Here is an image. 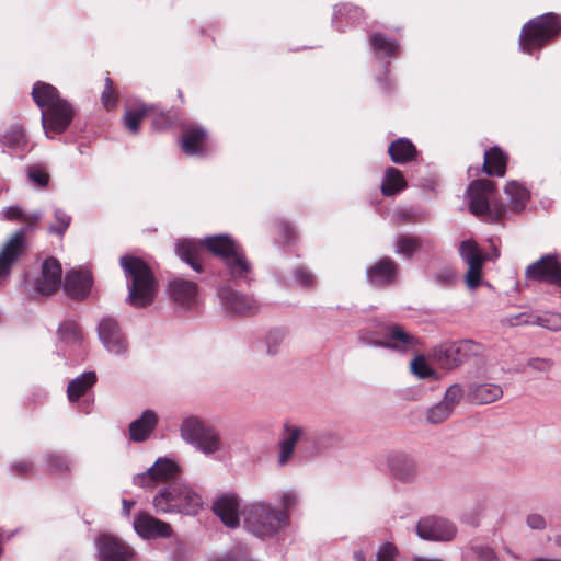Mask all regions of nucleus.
I'll return each mask as SVG.
<instances>
[{"label":"nucleus","instance_id":"f03ea898","mask_svg":"<svg viewBox=\"0 0 561 561\" xmlns=\"http://www.w3.org/2000/svg\"><path fill=\"white\" fill-rule=\"evenodd\" d=\"M32 96L42 108V127L47 137L50 134H61L71 124L75 111L71 104L61 99L58 90L48 83L37 81L33 85Z\"/></svg>","mask_w":561,"mask_h":561},{"label":"nucleus","instance_id":"393cba45","mask_svg":"<svg viewBox=\"0 0 561 561\" xmlns=\"http://www.w3.org/2000/svg\"><path fill=\"white\" fill-rule=\"evenodd\" d=\"M159 417L156 411L145 410L139 417L134 420L128 427L129 439L134 443H144L158 426Z\"/></svg>","mask_w":561,"mask_h":561},{"label":"nucleus","instance_id":"a18cd8bd","mask_svg":"<svg viewBox=\"0 0 561 561\" xmlns=\"http://www.w3.org/2000/svg\"><path fill=\"white\" fill-rule=\"evenodd\" d=\"M451 412L453 411H450L449 408L440 401L427 410L426 421L431 424H439L447 420Z\"/></svg>","mask_w":561,"mask_h":561},{"label":"nucleus","instance_id":"0e129e2a","mask_svg":"<svg viewBox=\"0 0 561 561\" xmlns=\"http://www.w3.org/2000/svg\"><path fill=\"white\" fill-rule=\"evenodd\" d=\"M279 228H280L282 232L287 237V239L290 240L291 236L294 233V230L290 227V225L287 222H282Z\"/></svg>","mask_w":561,"mask_h":561},{"label":"nucleus","instance_id":"bf43d9fd","mask_svg":"<svg viewBox=\"0 0 561 561\" xmlns=\"http://www.w3.org/2000/svg\"><path fill=\"white\" fill-rule=\"evenodd\" d=\"M11 470L13 473L23 476L32 470V463L26 460H21L11 466Z\"/></svg>","mask_w":561,"mask_h":561},{"label":"nucleus","instance_id":"f704fd0d","mask_svg":"<svg viewBox=\"0 0 561 561\" xmlns=\"http://www.w3.org/2000/svg\"><path fill=\"white\" fill-rule=\"evenodd\" d=\"M363 10L352 4L335 5L332 16V24L339 31L344 30L343 22L345 20L346 25H353L362 19Z\"/></svg>","mask_w":561,"mask_h":561},{"label":"nucleus","instance_id":"4d7b16f0","mask_svg":"<svg viewBox=\"0 0 561 561\" xmlns=\"http://www.w3.org/2000/svg\"><path fill=\"white\" fill-rule=\"evenodd\" d=\"M526 366L537 371L548 373L551 370L553 362L547 358H530Z\"/></svg>","mask_w":561,"mask_h":561},{"label":"nucleus","instance_id":"412c9836","mask_svg":"<svg viewBox=\"0 0 561 561\" xmlns=\"http://www.w3.org/2000/svg\"><path fill=\"white\" fill-rule=\"evenodd\" d=\"M306 435V428L297 423L286 421L283 424L280 439L278 442L279 453L277 463L279 467H285L289 463L294 456L296 445Z\"/></svg>","mask_w":561,"mask_h":561},{"label":"nucleus","instance_id":"aec40b11","mask_svg":"<svg viewBox=\"0 0 561 561\" xmlns=\"http://www.w3.org/2000/svg\"><path fill=\"white\" fill-rule=\"evenodd\" d=\"M218 296L222 309L228 316L254 314L259 311L257 301L250 295L232 288H221Z\"/></svg>","mask_w":561,"mask_h":561},{"label":"nucleus","instance_id":"a878e982","mask_svg":"<svg viewBox=\"0 0 561 561\" xmlns=\"http://www.w3.org/2000/svg\"><path fill=\"white\" fill-rule=\"evenodd\" d=\"M167 290L170 298L179 306L190 307L197 298L196 283L181 277L170 280Z\"/></svg>","mask_w":561,"mask_h":561},{"label":"nucleus","instance_id":"7c9ffc66","mask_svg":"<svg viewBox=\"0 0 561 561\" xmlns=\"http://www.w3.org/2000/svg\"><path fill=\"white\" fill-rule=\"evenodd\" d=\"M392 162L404 164L415 159L417 151L415 146L407 138L392 141L388 148Z\"/></svg>","mask_w":561,"mask_h":561},{"label":"nucleus","instance_id":"5701e85b","mask_svg":"<svg viewBox=\"0 0 561 561\" xmlns=\"http://www.w3.org/2000/svg\"><path fill=\"white\" fill-rule=\"evenodd\" d=\"M399 266L390 257H382L366 271V276L373 286L380 287L396 282Z\"/></svg>","mask_w":561,"mask_h":561},{"label":"nucleus","instance_id":"72a5a7b5","mask_svg":"<svg viewBox=\"0 0 561 561\" xmlns=\"http://www.w3.org/2000/svg\"><path fill=\"white\" fill-rule=\"evenodd\" d=\"M96 382L94 371H85L72 379L67 387V397L70 402H76Z\"/></svg>","mask_w":561,"mask_h":561},{"label":"nucleus","instance_id":"0eeeda50","mask_svg":"<svg viewBox=\"0 0 561 561\" xmlns=\"http://www.w3.org/2000/svg\"><path fill=\"white\" fill-rule=\"evenodd\" d=\"M152 503L157 513L195 515L202 506V499L187 485L172 482L159 491Z\"/></svg>","mask_w":561,"mask_h":561},{"label":"nucleus","instance_id":"9d476101","mask_svg":"<svg viewBox=\"0 0 561 561\" xmlns=\"http://www.w3.org/2000/svg\"><path fill=\"white\" fill-rule=\"evenodd\" d=\"M469 210L476 216H486L492 220H499L506 211V206L496 204L494 198L493 182L479 179L471 182L468 187Z\"/></svg>","mask_w":561,"mask_h":561},{"label":"nucleus","instance_id":"c03bdc74","mask_svg":"<svg viewBox=\"0 0 561 561\" xmlns=\"http://www.w3.org/2000/svg\"><path fill=\"white\" fill-rule=\"evenodd\" d=\"M285 339V332L280 329H272L265 336V352L270 356L278 354L280 345Z\"/></svg>","mask_w":561,"mask_h":561},{"label":"nucleus","instance_id":"bb28decb","mask_svg":"<svg viewBox=\"0 0 561 561\" xmlns=\"http://www.w3.org/2000/svg\"><path fill=\"white\" fill-rule=\"evenodd\" d=\"M214 513L229 528H236L239 523V502L233 496H221L213 505Z\"/></svg>","mask_w":561,"mask_h":561},{"label":"nucleus","instance_id":"e433bc0d","mask_svg":"<svg viewBox=\"0 0 561 561\" xmlns=\"http://www.w3.org/2000/svg\"><path fill=\"white\" fill-rule=\"evenodd\" d=\"M58 336L69 347H80L83 343V333L73 320H66L59 325Z\"/></svg>","mask_w":561,"mask_h":561},{"label":"nucleus","instance_id":"473e14b6","mask_svg":"<svg viewBox=\"0 0 561 561\" xmlns=\"http://www.w3.org/2000/svg\"><path fill=\"white\" fill-rule=\"evenodd\" d=\"M0 142L2 146L12 150L14 153L19 154L20 158H23L26 153V136L19 125H13L8 129L0 138Z\"/></svg>","mask_w":561,"mask_h":561},{"label":"nucleus","instance_id":"7ed1b4c3","mask_svg":"<svg viewBox=\"0 0 561 561\" xmlns=\"http://www.w3.org/2000/svg\"><path fill=\"white\" fill-rule=\"evenodd\" d=\"M121 266L127 279L129 304L137 308L150 305L157 294V282L147 263L139 257L124 255Z\"/></svg>","mask_w":561,"mask_h":561},{"label":"nucleus","instance_id":"20e7f679","mask_svg":"<svg viewBox=\"0 0 561 561\" xmlns=\"http://www.w3.org/2000/svg\"><path fill=\"white\" fill-rule=\"evenodd\" d=\"M4 219L21 221L24 227L16 230L5 242L0 252V280L10 274L11 266L24 253L26 249L25 233L42 218V213L25 214L20 206H10L1 211Z\"/></svg>","mask_w":561,"mask_h":561},{"label":"nucleus","instance_id":"13d9d810","mask_svg":"<svg viewBox=\"0 0 561 561\" xmlns=\"http://www.w3.org/2000/svg\"><path fill=\"white\" fill-rule=\"evenodd\" d=\"M474 553L480 561H494L495 553L489 546H477L474 547Z\"/></svg>","mask_w":561,"mask_h":561},{"label":"nucleus","instance_id":"a211bd4d","mask_svg":"<svg viewBox=\"0 0 561 561\" xmlns=\"http://www.w3.org/2000/svg\"><path fill=\"white\" fill-rule=\"evenodd\" d=\"M527 279L561 287V264L554 254H546L529 264L525 271Z\"/></svg>","mask_w":561,"mask_h":561},{"label":"nucleus","instance_id":"603ef678","mask_svg":"<svg viewBox=\"0 0 561 561\" xmlns=\"http://www.w3.org/2000/svg\"><path fill=\"white\" fill-rule=\"evenodd\" d=\"M456 278L457 275L450 267L439 268L432 276L433 282L440 287L451 286L456 282Z\"/></svg>","mask_w":561,"mask_h":561},{"label":"nucleus","instance_id":"37998d69","mask_svg":"<svg viewBox=\"0 0 561 561\" xmlns=\"http://www.w3.org/2000/svg\"><path fill=\"white\" fill-rule=\"evenodd\" d=\"M148 106L141 105L137 108H128L124 115V124L131 133H137L142 118L148 113Z\"/></svg>","mask_w":561,"mask_h":561},{"label":"nucleus","instance_id":"dca6fc26","mask_svg":"<svg viewBox=\"0 0 561 561\" xmlns=\"http://www.w3.org/2000/svg\"><path fill=\"white\" fill-rule=\"evenodd\" d=\"M62 270L56 259H47L42 263L41 274L28 280L31 289L41 296H49L61 284Z\"/></svg>","mask_w":561,"mask_h":561},{"label":"nucleus","instance_id":"338daca9","mask_svg":"<svg viewBox=\"0 0 561 561\" xmlns=\"http://www.w3.org/2000/svg\"><path fill=\"white\" fill-rule=\"evenodd\" d=\"M353 559H354V561H365L366 557L362 550H356L353 553Z\"/></svg>","mask_w":561,"mask_h":561},{"label":"nucleus","instance_id":"49530a36","mask_svg":"<svg viewBox=\"0 0 561 561\" xmlns=\"http://www.w3.org/2000/svg\"><path fill=\"white\" fill-rule=\"evenodd\" d=\"M314 444L320 451L328 450L339 444V436L334 431L324 430L318 433Z\"/></svg>","mask_w":561,"mask_h":561},{"label":"nucleus","instance_id":"b1692460","mask_svg":"<svg viewBox=\"0 0 561 561\" xmlns=\"http://www.w3.org/2000/svg\"><path fill=\"white\" fill-rule=\"evenodd\" d=\"M92 283V274L88 270H71L65 276L64 288L69 296L84 299L90 294Z\"/></svg>","mask_w":561,"mask_h":561},{"label":"nucleus","instance_id":"09e8293b","mask_svg":"<svg viewBox=\"0 0 561 561\" xmlns=\"http://www.w3.org/2000/svg\"><path fill=\"white\" fill-rule=\"evenodd\" d=\"M26 174L28 180L34 184L41 187H46L48 185L49 175L44 167L31 165L27 168Z\"/></svg>","mask_w":561,"mask_h":561},{"label":"nucleus","instance_id":"423d86ee","mask_svg":"<svg viewBox=\"0 0 561 561\" xmlns=\"http://www.w3.org/2000/svg\"><path fill=\"white\" fill-rule=\"evenodd\" d=\"M180 435L185 443L192 445L205 456L219 459L220 455H226L228 451V446L220 433L196 416H188L182 421Z\"/></svg>","mask_w":561,"mask_h":561},{"label":"nucleus","instance_id":"680f3d73","mask_svg":"<svg viewBox=\"0 0 561 561\" xmlns=\"http://www.w3.org/2000/svg\"><path fill=\"white\" fill-rule=\"evenodd\" d=\"M215 561H255L247 554L239 556L234 552L217 558Z\"/></svg>","mask_w":561,"mask_h":561},{"label":"nucleus","instance_id":"4468645a","mask_svg":"<svg viewBox=\"0 0 561 561\" xmlns=\"http://www.w3.org/2000/svg\"><path fill=\"white\" fill-rule=\"evenodd\" d=\"M95 557L98 561H129L133 551L121 538L102 533L95 538Z\"/></svg>","mask_w":561,"mask_h":561},{"label":"nucleus","instance_id":"a19ab883","mask_svg":"<svg viewBox=\"0 0 561 561\" xmlns=\"http://www.w3.org/2000/svg\"><path fill=\"white\" fill-rule=\"evenodd\" d=\"M53 215L54 222L48 226L47 230L50 234L64 237L71 224L72 218L66 210L59 207H54Z\"/></svg>","mask_w":561,"mask_h":561},{"label":"nucleus","instance_id":"e2e57ef3","mask_svg":"<svg viewBox=\"0 0 561 561\" xmlns=\"http://www.w3.org/2000/svg\"><path fill=\"white\" fill-rule=\"evenodd\" d=\"M134 504H135V502H134V501H131V500H127V499H124V500L122 501V505H123V507H122V512H123V514H124V515H126V516H129V514H130V512H131V508H133Z\"/></svg>","mask_w":561,"mask_h":561},{"label":"nucleus","instance_id":"ea45409f","mask_svg":"<svg viewBox=\"0 0 561 561\" xmlns=\"http://www.w3.org/2000/svg\"><path fill=\"white\" fill-rule=\"evenodd\" d=\"M370 45L376 54L392 57L399 48V43L385 34L374 33L370 36Z\"/></svg>","mask_w":561,"mask_h":561},{"label":"nucleus","instance_id":"2f4dec72","mask_svg":"<svg viewBox=\"0 0 561 561\" xmlns=\"http://www.w3.org/2000/svg\"><path fill=\"white\" fill-rule=\"evenodd\" d=\"M507 164L506 154L499 148L493 147L484 153L483 172L488 175L503 176Z\"/></svg>","mask_w":561,"mask_h":561},{"label":"nucleus","instance_id":"4c0bfd02","mask_svg":"<svg viewBox=\"0 0 561 561\" xmlns=\"http://www.w3.org/2000/svg\"><path fill=\"white\" fill-rule=\"evenodd\" d=\"M504 192L507 195L511 208L514 211L523 210L530 196L528 190L516 181L508 182L505 185Z\"/></svg>","mask_w":561,"mask_h":561},{"label":"nucleus","instance_id":"6e6d98bb","mask_svg":"<svg viewBox=\"0 0 561 561\" xmlns=\"http://www.w3.org/2000/svg\"><path fill=\"white\" fill-rule=\"evenodd\" d=\"M526 525L528 528L533 530H545L547 528V520L542 514L539 513H529L526 516Z\"/></svg>","mask_w":561,"mask_h":561},{"label":"nucleus","instance_id":"4be33fe9","mask_svg":"<svg viewBox=\"0 0 561 561\" xmlns=\"http://www.w3.org/2000/svg\"><path fill=\"white\" fill-rule=\"evenodd\" d=\"M135 531L145 539L168 538L172 534L171 526L149 514L139 513L134 519Z\"/></svg>","mask_w":561,"mask_h":561},{"label":"nucleus","instance_id":"8fccbe9b","mask_svg":"<svg viewBox=\"0 0 561 561\" xmlns=\"http://www.w3.org/2000/svg\"><path fill=\"white\" fill-rule=\"evenodd\" d=\"M462 396V387L459 383H453L447 388L442 402L445 403V405H447L450 411H454L456 405L460 402Z\"/></svg>","mask_w":561,"mask_h":561},{"label":"nucleus","instance_id":"c756f323","mask_svg":"<svg viewBox=\"0 0 561 561\" xmlns=\"http://www.w3.org/2000/svg\"><path fill=\"white\" fill-rule=\"evenodd\" d=\"M206 130L199 125H192L184 129L181 149L187 156H202Z\"/></svg>","mask_w":561,"mask_h":561},{"label":"nucleus","instance_id":"052dcab7","mask_svg":"<svg viewBox=\"0 0 561 561\" xmlns=\"http://www.w3.org/2000/svg\"><path fill=\"white\" fill-rule=\"evenodd\" d=\"M101 101H102V104L106 108L114 107L116 104V98L114 95V90H111V89L107 90L104 88V91L102 92V95H101Z\"/></svg>","mask_w":561,"mask_h":561},{"label":"nucleus","instance_id":"f3484780","mask_svg":"<svg viewBox=\"0 0 561 561\" xmlns=\"http://www.w3.org/2000/svg\"><path fill=\"white\" fill-rule=\"evenodd\" d=\"M457 528L448 519L438 516L421 518L416 525V535L423 540L450 541L455 538Z\"/></svg>","mask_w":561,"mask_h":561},{"label":"nucleus","instance_id":"2eb2a0df","mask_svg":"<svg viewBox=\"0 0 561 561\" xmlns=\"http://www.w3.org/2000/svg\"><path fill=\"white\" fill-rule=\"evenodd\" d=\"M389 473L397 482L415 484L420 478L416 460L409 454L393 451L387 456Z\"/></svg>","mask_w":561,"mask_h":561},{"label":"nucleus","instance_id":"39448f33","mask_svg":"<svg viewBox=\"0 0 561 561\" xmlns=\"http://www.w3.org/2000/svg\"><path fill=\"white\" fill-rule=\"evenodd\" d=\"M362 344L371 347H382L399 353L417 352L420 347V339L407 330L400 323H382L377 327L375 333L362 330L358 333Z\"/></svg>","mask_w":561,"mask_h":561},{"label":"nucleus","instance_id":"f8f14e48","mask_svg":"<svg viewBox=\"0 0 561 561\" xmlns=\"http://www.w3.org/2000/svg\"><path fill=\"white\" fill-rule=\"evenodd\" d=\"M459 255L468 265L465 275L466 285L470 289H476L481 284L482 267L486 261V255L481 252L478 243L472 239L463 240L460 243Z\"/></svg>","mask_w":561,"mask_h":561},{"label":"nucleus","instance_id":"69168bd1","mask_svg":"<svg viewBox=\"0 0 561 561\" xmlns=\"http://www.w3.org/2000/svg\"><path fill=\"white\" fill-rule=\"evenodd\" d=\"M413 561H444V560L439 559V558H430V557H424V556H415V557H413Z\"/></svg>","mask_w":561,"mask_h":561},{"label":"nucleus","instance_id":"ddd939ff","mask_svg":"<svg viewBox=\"0 0 561 561\" xmlns=\"http://www.w3.org/2000/svg\"><path fill=\"white\" fill-rule=\"evenodd\" d=\"M180 472L178 462L168 457H159L145 472L133 478L134 484L140 488H153L156 483L175 478Z\"/></svg>","mask_w":561,"mask_h":561},{"label":"nucleus","instance_id":"79ce46f5","mask_svg":"<svg viewBox=\"0 0 561 561\" xmlns=\"http://www.w3.org/2000/svg\"><path fill=\"white\" fill-rule=\"evenodd\" d=\"M421 248V241L416 237L400 236L396 241V253L407 259L411 257Z\"/></svg>","mask_w":561,"mask_h":561},{"label":"nucleus","instance_id":"1a4fd4ad","mask_svg":"<svg viewBox=\"0 0 561 561\" xmlns=\"http://www.w3.org/2000/svg\"><path fill=\"white\" fill-rule=\"evenodd\" d=\"M205 244L213 254L224 260L232 279L242 280L247 278L251 266L242 249L229 236L218 234L207 237Z\"/></svg>","mask_w":561,"mask_h":561},{"label":"nucleus","instance_id":"864d4df0","mask_svg":"<svg viewBox=\"0 0 561 561\" xmlns=\"http://www.w3.org/2000/svg\"><path fill=\"white\" fill-rule=\"evenodd\" d=\"M293 276L296 284L300 287L309 288L314 284V276L304 267L296 268Z\"/></svg>","mask_w":561,"mask_h":561},{"label":"nucleus","instance_id":"6e6552de","mask_svg":"<svg viewBox=\"0 0 561 561\" xmlns=\"http://www.w3.org/2000/svg\"><path fill=\"white\" fill-rule=\"evenodd\" d=\"M561 31V19L554 13H545L528 21L519 35L520 50L533 54L542 48Z\"/></svg>","mask_w":561,"mask_h":561},{"label":"nucleus","instance_id":"cd10ccee","mask_svg":"<svg viewBox=\"0 0 561 561\" xmlns=\"http://www.w3.org/2000/svg\"><path fill=\"white\" fill-rule=\"evenodd\" d=\"M468 397L477 404H489L503 397V388L492 382L471 383L468 389Z\"/></svg>","mask_w":561,"mask_h":561},{"label":"nucleus","instance_id":"774afa93","mask_svg":"<svg viewBox=\"0 0 561 561\" xmlns=\"http://www.w3.org/2000/svg\"><path fill=\"white\" fill-rule=\"evenodd\" d=\"M530 561H561V559L537 557V558L531 559Z\"/></svg>","mask_w":561,"mask_h":561},{"label":"nucleus","instance_id":"de8ad7c7","mask_svg":"<svg viewBox=\"0 0 561 561\" xmlns=\"http://www.w3.org/2000/svg\"><path fill=\"white\" fill-rule=\"evenodd\" d=\"M411 371L421 379H425L435 375V370L428 366L424 356L417 355L410 364Z\"/></svg>","mask_w":561,"mask_h":561},{"label":"nucleus","instance_id":"6ab92c4d","mask_svg":"<svg viewBox=\"0 0 561 561\" xmlns=\"http://www.w3.org/2000/svg\"><path fill=\"white\" fill-rule=\"evenodd\" d=\"M98 335L105 350L114 355H122L128 343L119 323L113 317H104L98 324Z\"/></svg>","mask_w":561,"mask_h":561},{"label":"nucleus","instance_id":"f257e3e1","mask_svg":"<svg viewBox=\"0 0 561 561\" xmlns=\"http://www.w3.org/2000/svg\"><path fill=\"white\" fill-rule=\"evenodd\" d=\"M277 505L267 500H257L247 504L241 511L243 527L261 540L272 539L289 527L290 511L298 503L297 493L289 489L276 495Z\"/></svg>","mask_w":561,"mask_h":561},{"label":"nucleus","instance_id":"5fc2aeb1","mask_svg":"<svg viewBox=\"0 0 561 561\" xmlns=\"http://www.w3.org/2000/svg\"><path fill=\"white\" fill-rule=\"evenodd\" d=\"M398 549L392 542H385L377 552L376 561H394Z\"/></svg>","mask_w":561,"mask_h":561},{"label":"nucleus","instance_id":"c85d7f7f","mask_svg":"<svg viewBox=\"0 0 561 561\" xmlns=\"http://www.w3.org/2000/svg\"><path fill=\"white\" fill-rule=\"evenodd\" d=\"M203 251L204 247L202 243L190 239L179 240L175 244L178 256L198 273L203 271L201 263V253Z\"/></svg>","mask_w":561,"mask_h":561},{"label":"nucleus","instance_id":"3c124183","mask_svg":"<svg viewBox=\"0 0 561 561\" xmlns=\"http://www.w3.org/2000/svg\"><path fill=\"white\" fill-rule=\"evenodd\" d=\"M536 323L547 330L561 331V313L552 312L536 318Z\"/></svg>","mask_w":561,"mask_h":561},{"label":"nucleus","instance_id":"9b49d317","mask_svg":"<svg viewBox=\"0 0 561 561\" xmlns=\"http://www.w3.org/2000/svg\"><path fill=\"white\" fill-rule=\"evenodd\" d=\"M482 346L471 340L444 343L433 350V358L446 369H454L468 362L474 356H479Z\"/></svg>","mask_w":561,"mask_h":561},{"label":"nucleus","instance_id":"c9c22d12","mask_svg":"<svg viewBox=\"0 0 561 561\" xmlns=\"http://www.w3.org/2000/svg\"><path fill=\"white\" fill-rule=\"evenodd\" d=\"M407 187V182L400 170L388 167L385 171L381 182V193L383 196H393L402 192Z\"/></svg>","mask_w":561,"mask_h":561},{"label":"nucleus","instance_id":"58836bf2","mask_svg":"<svg viewBox=\"0 0 561 561\" xmlns=\"http://www.w3.org/2000/svg\"><path fill=\"white\" fill-rule=\"evenodd\" d=\"M46 469L50 473H69L72 470L73 462L65 454L61 453H48L44 456Z\"/></svg>","mask_w":561,"mask_h":561}]
</instances>
